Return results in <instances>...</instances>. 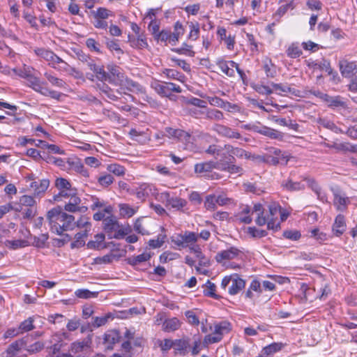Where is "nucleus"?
I'll return each mask as SVG.
<instances>
[{
	"label": "nucleus",
	"instance_id": "f257e3e1",
	"mask_svg": "<svg viewBox=\"0 0 357 357\" xmlns=\"http://www.w3.org/2000/svg\"><path fill=\"white\" fill-rule=\"evenodd\" d=\"M46 218L53 233L62 235L64 231L73 230L76 227L75 217L63 211L60 206L47 211Z\"/></svg>",
	"mask_w": 357,
	"mask_h": 357
},
{
	"label": "nucleus",
	"instance_id": "f03ea898",
	"mask_svg": "<svg viewBox=\"0 0 357 357\" xmlns=\"http://www.w3.org/2000/svg\"><path fill=\"white\" fill-rule=\"evenodd\" d=\"M269 214L264 215V209L261 204L254 205L252 213H256L255 222L259 226H264L266 224L268 229L275 231L280 229V222L278 220V214L281 211V206L278 203L273 202L268 206Z\"/></svg>",
	"mask_w": 357,
	"mask_h": 357
},
{
	"label": "nucleus",
	"instance_id": "7ed1b4c3",
	"mask_svg": "<svg viewBox=\"0 0 357 357\" xmlns=\"http://www.w3.org/2000/svg\"><path fill=\"white\" fill-rule=\"evenodd\" d=\"M50 346L47 347V357H73L70 353L61 352V349L66 345L62 335L59 333H54L50 340Z\"/></svg>",
	"mask_w": 357,
	"mask_h": 357
},
{
	"label": "nucleus",
	"instance_id": "20e7f679",
	"mask_svg": "<svg viewBox=\"0 0 357 357\" xmlns=\"http://www.w3.org/2000/svg\"><path fill=\"white\" fill-rule=\"evenodd\" d=\"M199 238L198 234L185 231L183 234H176L172 237V243L178 246L179 249L188 248L191 250V248L197 245V240Z\"/></svg>",
	"mask_w": 357,
	"mask_h": 357
},
{
	"label": "nucleus",
	"instance_id": "39448f33",
	"mask_svg": "<svg viewBox=\"0 0 357 357\" xmlns=\"http://www.w3.org/2000/svg\"><path fill=\"white\" fill-rule=\"evenodd\" d=\"M331 190L333 195V205L337 211L341 212L347 211L351 203L350 198L339 187H333Z\"/></svg>",
	"mask_w": 357,
	"mask_h": 357
},
{
	"label": "nucleus",
	"instance_id": "423d86ee",
	"mask_svg": "<svg viewBox=\"0 0 357 357\" xmlns=\"http://www.w3.org/2000/svg\"><path fill=\"white\" fill-rule=\"evenodd\" d=\"M250 129L271 139L282 141L284 139V134L282 132L259 123L250 126Z\"/></svg>",
	"mask_w": 357,
	"mask_h": 357
},
{
	"label": "nucleus",
	"instance_id": "0eeeda50",
	"mask_svg": "<svg viewBox=\"0 0 357 357\" xmlns=\"http://www.w3.org/2000/svg\"><path fill=\"white\" fill-rule=\"evenodd\" d=\"M339 68L344 77L350 78L357 73V65L355 61H350L345 58L339 60Z\"/></svg>",
	"mask_w": 357,
	"mask_h": 357
},
{
	"label": "nucleus",
	"instance_id": "6e6552de",
	"mask_svg": "<svg viewBox=\"0 0 357 357\" xmlns=\"http://www.w3.org/2000/svg\"><path fill=\"white\" fill-rule=\"evenodd\" d=\"M81 199L75 192L64 206V210L70 213H85L88 208L81 205Z\"/></svg>",
	"mask_w": 357,
	"mask_h": 357
},
{
	"label": "nucleus",
	"instance_id": "1a4fd4ad",
	"mask_svg": "<svg viewBox=\"0 0 357 357\" xmlns=\"http://www.w3.org/2000/svg\"><path fill=\"white\" fill-rule=\"evenodd\" d=\"M212 130L221 137L229 139L241 138V135L238 131L222 124H214Z\"/></svg>",
	"mask_w": 357,
	"mask_h": 357
},
{
	"label": "nucleus",
	"instance_id": "9d476101",
	"mask_svg": "<svg viewBox=\"0 0 357 357\" xmlns=\"http://www.w3.org/2000/svg\"><path fill=\"white\" fill-rule=\"evenodd\" d=\"M225 151H227L228 153V160H234L235 161L234 156H236L240 158H247L250 159L251 158V153L247 152L245 150L238 148V147H234L233 146L230 144H225L224 146Z\"/></svg>",
	"mask_w": 357,
	"mask_h": 357
},
{
	"label": "nucleus",
	"instance_id": "9b49d317",
	"mask_svg": "<svg viewBox=\"0 0 357 357\" xmlns=\"http://www.w3.org/2000/svg\"><path fill=\"white\" fill-rule=\"evenodd\" d=\"M35 54L45 61L49 62V66L52 68H56V62L59 61V56L50 50L45 48H36L34 50Z\"/></svg>",
	"mask_w": 357,
	"mask_h": 357
},
{
	"label": "nucleus",
	"instance_id": "f8f14e48",
	"mask_svg": "<svg viewBox=\"0 0 357 357\" xmlns=\"http://www.w3.org/2000/svg\"><path fill=\"white\" fill-rule=\"evenodd\" d=\"M84 64L96 74V78L100 81L104 82V80L109 79V75L107 74L103 67L97 65L95 60L91 57L88 59Z\"/></svg>",
	"mask_w": 357,
	"mask_h": 357
},
{
	"label": "nucleus",
	"instance_id": "ddd939ff",
	"mask_svg": "<svg viewBox=\"0 0 357 357\" xmlns=\"http://www.w3.org/2000/svg\"><path fill=\"white\" fill-rule=\"evenodd\" d=\"M165 135L169 138H176L186 143H189L191 139L190 133L181 129H174L170 127L165 128Z\"/></svg>",
	"mask_w": 357,
	"mask_h": 357
},
{
	"label": "nucleus",
	"instance_id": "4468645a",
	"mask_svg": "<svg viewBox=\"0 0 357 357\" xmlns=\"http://www.w3.org/2000/svg\"><path fill=\"white\" fill-rule=\"evenodd\" d=\"M221 167V159L217 161H208L205 162L197 163L195 165V172L199 174H208L211 172L213 169L219 170Z\"/></svg>",
	"mask_w": 357,
	"mask_h": 357
},
{
	"label": "nucleus",
	"instance_id": "2eb2a0df",
	"mask_svg": "<svg viewBox=\"0 0 357 357\" xmlns=\"http://www.w3.org/2000/svg\"><path fill=\"white\" fill-rule=\"evenodd\" d=\"M241 252V250L238 248L235 247H230L227 250L218 252L215 259L218 263L223 264L225 260H231L236 258Z\"/></svg>",
	"mask_w": 357,
	"mask_h": 357
},
{
	"label": "nucleus",
	"instance_id": "dca6fc26",
	"mask_svg": "<svg viewBox=\"0 0 357 357\" xmlns=\"http://www.w3.org/2000/svg\"><path fill=\"white\" fill-rule=\"evenodd\" d=\"M190 251L195 255V257L199 261V266H196V270L197 271L201 272L199 266L209 267L211 266L210 259L202 252L200 245L197 244L192 247Z\"/></svg>",
	"mask_w": 357,
	"mask_h": 357
},
{
	"label": "nucleus",
	"instance_id": "f3484780",
	"mask_svg": "<svg viewBox=\"0 0 357 357\" xmlns=\"http://www.w3.org/2000/svg\"><path fill=\"white\" fill-rule=\"evenodd\" d=\"M49 185L50 181L48 179H41L31 181L29 188L33 191L34 197H41L45 192Z\"/></svg>",
	"mask_w": 357,
	"mask_h": 357
},
{
	"label": "nucleus",
	"instance_id": "a211bd4d",
	"mask_svg": "<svg viewBox=\"0 0 357 357\" xmlns=\"http://www.w3.org/2000/svg\"><path fill=\"white\" fill-rule=\"evenodd\" d=\"M303 180L307 183L308 187L317 195V198L321 202H327L326 193L322 190L321 186L313 178L304 177Z\"/></svg>",
	"mask_w": 357,
	"mask_h": 357
},
{
	"label": "nucleus",
	"instance_id": "6ab92c4d",
	"mask_svg": "<svg viewBox=\"0 0 357 357\" xmlns=\"http://www.w3.org/2000/svg\"><path fill=\"white\" fill-rule=\"evenodd\" d=\"M107 69L108 70L107 74L109 75V79L107 81L110 83L114 82L116 81H123L124 74L122 73L121 69L119 66L114 64H109L107 66Z\"/></svg>",
	"mask_w": 357,
	"mask_h": 357
},
{
	"label": "nucleus",
	"instance_id": "aec40b11",
	"mask_svg": "<svg viewBox=\"0 0 357 357\" xmlns=\"http://www.w3.org/2000/svg\"><path fill=\"white\" fill-rule=\"evenodd\" d=\"M26 342L23 339L17 340L11 343L7 349L2 353L3 357H15L17 354L25 345Z\"/></svg>",
	"mask_w": 357,
	"mask_h": 357
},
{
	"label": "nucleus",
	"instance_id": "412c9836",
	"mask_svg": "<svg viewBox=\"0 0 357 357\" xmlns=\"http://www.w3.org/2000/svg\"><path fill=\"white\" fill-rule=\"evenodd\" d=\"M245 280L240 278L238 275H232L231 284L228 288V292L231 295H236L245 287Z\"/></svg>",
	"mask_w": 357,
	"mask_h": 357
},
{
	"label": "nucleus",
	"instance_id": "4be33fe9",
	"mask_svg": "<svg viewBox=\"0 0 357 357\" xmlns=\"http://www.w3.org/2000/svg\"><path fill=\"white\" fill-rule=\"evenodd\" d=\"M153 190H155V188L152 184L144 183L137 188L135 195L139 199L144 201L151 194H152Z\"/></svg>",
	"mask_w": 357,
	"mask_h": 357
},
{
	"label": "nucleus",
	"instance_id": "5701e85b",
	"mask_svg": "<svg viewBox=\"0 0 357 357\" xmlns=\"http://www.w3.org/2000/svg\"><path fill=\"white\" fill-rule=\"evenodd\" d=\"M206 99L210 105L227 109L228 111L231 109H234L237 107V105L224 101L222 99L217 96H206Z\"/></svg>",
	"mask_w": 357,
	"mask_h": 357
},
{
	"label": "nucleus",
	"instance_id": "b1692460",
	"mask_svg": "<svg viewBox=\"0 0 357 357\" xmlns=\"http://www.w3.org/2000/svg\"><path fill=\"white\" fill-rule=\"evenodd\" d=\"M234 160H227L221 159V167H219V170L223 172H227L230 174H241L243 173V168L240 166H237L234 165Z\"/></svg>",
	"mask_w": 357,
	"mask_h": 357
},
{
	"label": "nucleus",
	"instance_id": "393cba45",
	"mask_svg": "<svg viewBox=\"0 0 357 357\" xmlns=\"http://www.w3.org/2000/svg\"><path fill=\"white\" fill-rule=\"evenodd\" d=\"M308 66L314 70L318 69L321 70H325L328 73V75H331L333 73V69L331 66L330 61L325 59H321L320 61H312L309 62Z\"/></svg>",
	"mask_w": 357,
	"mask_h": 357
},
{
	"label": "nucleus",
	"instance_id": "a878e982",
	"mask_svg": "<svg viewBox=\"0 0 357 357\" xmlns=\"http://www.w3.org/2000/svg\"><path fill=\"white\" fill-rule=\"evenodd\" d=\"M120 340L119 333L116 330H111L107 331L103 337L104 343L107 344L108 349H112L114 344L118 342Z\"/></svg>",
	"mask_w": 357,
	"mask_h": 357
},
{
	"label": "nucleus",
	"instance_id": "bb28decb",
	"mask_svg": "<svg viewBox=\"0 0 357 357\" xmlns=\"http://www.w3.org/2000/svg\"><path fill=\"white\" fill-rule=\"evenodd\" d=\"M181 323L176 317L165 319L162 322V331L166 333L174 332L181 327Z\"/></svg>",
	"mask_w": 357,
	"mask_h": 357
},
{
	"label": "nucleus",
	"instance_id": "cd10ccee",
	"mask_svg": "<svg viewBox=\"0 0 357 357\" xmlns=\"http://www.w3.org/2000/svg\"><path fill=\"white\" fill-rule=\"evenodd\" d=\"M162 197L167 200L168 206L177 210L183 208L186 205V201L185 199L178 197H170L169 194L167 192L162 193Z\"/></svg>",
	"mask_w": 357,
	"mask_h": 357
},
{
	"label": "nucleus",
	"instance_id": "c85d7f7f",
	"mask_svg": "<svg viewBox=\"0 0 357 357\" xmlns=\"http://www.w3.org/2000/svg\"><path fill=\"white\" fill-rule=\"evenodd\" d=\"M324 102L327 103L328 106L331 108L342 107L347 108L346 102L340 96H331L327 94V98H325Z\"/></svg>",
	"mask_w": 357,
	"mask_h": 357
},
{
	"label": "nucleus",
	"instance_id": "c756f323",
	"mask_svg": "<svg viewBox=\"0 0 357 357\" xmlns=\"http://www.w3.org/2000/svg\"><path fill=\"white\" fill-rule=\"evenodd\" d=\"M346 230V223L344 217L342 215H338L335 218L333 225V231L337 236L342 235Z\"/></svg>",
	"mask_w": 357,
	"mask_h": 357
},
{
	"label": "nucleus",
	"instance_id": "7c9ffc66",
	"mask_svg": "<svg viewBox=\"0 0 357 357\" xmlns=\"http://www.w3.org/2000/svg\"><path fill=\"white\" fill-rule=\"evenodd\" d=\"M119 215L123 218L132 217L138 210V206L133 207L128 204H119L118 205Z\"/></svg>",
	"mask_w": 357,
	"mask_h": 357
},
{
	"label": "nucleus",
	"instance_id": "2f4dec72",
	"mask_svg": "<svg viewBox=\"0 0 357 357\" xmlns=\"http://www.w3.org/2000/svg\"><path fill=\"white\" fill-rule=\"evenodd\" d=\"M123 88L132 93H144V90L142 85L131 79L126 78L123 84Z\"/></svg>",
	"mask_w": 357,
	"mask_h": 357
},
{
	"label": "nucleus",
	"instance_id": "473e14b6",
	"mask_svg": "<svg viewBox=\"0 0 357 357\" xmlns=\"http://www.w3.org/2000/svg\"><path fill=\"white\" fill-rule=\"evenodd\" d=\"M27 80L29 82V86L39 93H43V89L47 85L46 82H41L38 77H34L33 75H31Z\"/></svg>",
	"mask_w": 357,
	"mask_h": 357
},
{
	"label": "nucleus",
	"instance_id": "72a5a7b5",
	"mask_svg": "<svg viewBox=\"0 0 357 357\" xmlns=\"http://www.w3.org/2000/svg\"><path fill=\"white\" fill-rule=\"evenodd\" d=\"M150 253L144 252L137 256H132L128 259V263L132 266H137L141 265L142 263L149 261L151 258Z\"/></svg>",
	"mask_w": 357,
	"mask_h": 357
},
{
	"label": "nucleus",
	"instance_id": "f704fd0d",
	"mask_svg": "<svg viewBox=\"0 0 357 357\" xmlns=\"http://www.w3.org/2000/svg\"><path fill=\"white\" fill-rule=\"evenodd\" d=\"M317 123L324 128L328 129L335 133L340 134L344 133V130L340 128L337 127L333 121L325 119V118H319L317 121Z\"/></svg>",
	"mask_w": 357,
	"mask_h": 357
},
{
	"label": "nucleus",
	"instance_id": "c9c22d12",
	"mask_svg": "<svg viewBox=\"0 0 357 357\" xmlns=\"http://www.w3.org/2000/svg\"><path fill=\"white\" fill-rule=\"evenodd\" d=\"M231 61H225L222 59H220L217 61L216 63L220 68V69L222 70V73H224L225 75H227L229 77H233L234 76L235 71L234 68L235 67H231L230 65V62Z\"/></svg>",
	"mask_w": 357,
	"mask_h": 357
},
{
	"label": "nucleus",
	"instance_id": "e433bc0d",
	"mask_svg": "<svg viewBox=\"0 0 357 357\" xmlns=\"http://www.w3.org/2000/svg\"><path fill=\"white\" fill-rule=\"evenodd\" d=\"M103 228L106 232L116 231L119 225L115 217L111 215L103 220Z\"/></svg>",
	"mask_w": 357,
	"mask_h": 357
},
{
	"label": "nucleus",
	"instance_id": "4c0bfd02",
	"mask_svg": "<svg viewBox=\"0 0 357 357\" xmlns=\"http://www.w3.org/2000/svg\"><path fill=\"white\" fill-rule=\"evenodd\" d=\"M44 76L47 80L54 86L60 89H66L68 86L66 82L63 79L55 77L48 72H45L44 73Z\"/></svg>",
	"mask_w": 357,
	"mask_h": 357
},
{
	"label": "nucleus",
	"instance_id": "58836bf2",
	"mask_svg": "<svg viewBox=\"0 0 357 357\" xmlns=\"http://www.w3.org/2000/svg\"><path fill=\"white\" fill-rule=\"evenodd\" d=\"M281 186L289 191H298L305 189V185L301 182H294L291 179L283 181Z\"/></svg>",
	"mask_w": 357,
	"mask_h": 357
},
{
	"label": "nucleus",
	"instance_id": "ea45409f",
	"mask_svg": "<svg viewBox=\"0 0 357 357\" xmlns=\"http://www.w3.org/2000/svg\"><path fill=\"white\" fill-rule=\"evenodd\" d=\"M283 347L284 344L282 342H273L264 347L262 349V353L264 355L268 357L281 351Z\"/></svg>",
	"mask_w": 357,
	"mask_h": 357
},
{
	"label": "nucleus",
	"instance_id": "a19ab883",
	"mask_svg": "<svg viewBox=\"0 0 357 357\" xmlns=\"http://www.w3.org/2000/svg\"><path fill=\"white\" fill-rule=\"evenodd\" d=\"M231 329V324L227 321H223L215 324L214 333L222 337L225 334L229 333Z\"/></svg>",
	"mask_w": 357,
	"mask_h": 357
},
{
	"label": "nucleus",
	"instance_id": "79ce46f5",
	"mask_svg": "<svg viewBox=\"0 0 357 357\" xmlns=\"http://www.w3.org/2000/svg\"><path fill=\"white\" fill-rule=\"evenodd\" d=\"M129 42L132 47L143 49L148 47L146 38L144 34H139L136 38H131L129 36Z\"/></svg>",
	"mask_w": 357,
	"mask_h": 357
},
{
	"label": "nucleus",
	"instance_id": "37998d69",
	"mask_svg": "<svg viewBox=\"0 0 357 357\" xmlns=\"http://www.w3.org/2000/svg\"><path fill=\"white\" fill-rule=\"evenodd\" d=\"M204 109L205 112H203L202 113H204L205 118L207 119L220 121L224 118L223 113L220 110L215 109H210L207 107Z\"/></svg>",
	"mask_w": 357,
	"mask_h": 357
},
{
	"label": "nucleus",
	"instance_id": "c03bdc74",
	"mask_svg": "<svg viewBox=\"0 0 357 357\" xmlns=\"http://www.w3.org/2000/svg\"><path fill=\"white\" fill-rule=\"evenodd\" d=\"M162 73L169 79H176L182 83L185 82L186 79L185 76L183 73L174 69L166 68Z\"/></svg>",
	"mask_w": 357,
	"mask_h": 357
},
{
	"label": "nucleus",
	"instance_id": "a18cd8bd",
	"mask_svg": "<svg viewBox=\"0 0 357 357\" xmlns=\"http://www.w3.org/2000/svg\"><path fill=\"white\" fill-rule=\"evenodd\" d=\"M296 7L295 0H291L289 3L282 5L278 8L275 13L274 14L275 17H278L280 19L282 16H283L288 10H293ZM279 22V20H278Z\"/></svg>",
	"mask_w": 357,
	"mask_h": 357
},
{
	"label": "nucleus",
	"instance_id": "49530a36",
	"mask_svg": "<svg viewBox=\"0 0 357 357\" xmlns=\"http://www.w3.org/2000/svg\"><path fill=\"white\" fill-rule=\"evenodd\" d=\"M263 69L268 77H274L276 75V70L275 65L271 60L266 59L263 61Z\"/></svg>",
	"mask_w": 357,
	"mask_h": 357
},
{
	"label": "nucleus",
	"instance_id": "de8ad7c7",
	"mask_svg": "<svg viewBox=\"0 0 357 357\" xmlns=\"http://www.w3.org/2000/svg\"><path fill=\"white\" fill-rule=\"evenodd\" d=\"M105 235L103 234H98L94 236V240L90 241L87 243V248L89 249H100L105 241Z\"/></svg>",
	"mask_w": 357,
	"mask_h": 357
},
{
	"label": "nucleus",
	"instance_id": "09e8293b",
	"mask_svg": "<svg viewBox=\"0 0 357 357\" xmlns=\"http://www.w3.org/2000/svg\"><path fill=\"white\" fill-rule=\"evenodd\" d=\"M87 236L86 230H84L82 232H79L75 234V240L71 243L70 247L71 248H79L84 245L85 241L84 238Z\"/></svg>",
	"mask_w": 357,
	"mask_h": 357
},
{
	"label": "nucleus",
	"instance_id": "8fccbe9b",
	"mask_svg": "<svg viewBox=\"0 0 357 357\" xmlns=\"http://www.w3.org/2000/svg\"><path fill=\"white\" fill-rule=\"evenodd\" d=\"M75 295L79 298L89 299L96 298L98 295V292L91 291L86 289H79L75 291Z\"/></svg>",
	"mask_w": 357,
	"mask_h": 357
},
{
	"label": "nucleus",
	"instance_id": "3c124183",
	"mask_svg": "<svg viewBox=\"0 0 357 357\" xmlns=\"http://www.w3.org/2000/svg\"><path fill=\"white\" fill-rule=\"evenodd\" d=\"M29 245L26 240H7L5 241V245L13 250L26 247Z\"/></svg>",
	"mask_w": 357,
	"mask_h": 357
},
{
	"label": "nucleus",
	"instance_id": "603ef678",
	"mask_svg": "<svg viewBox=\"0 0 357 357\" xmlns=\"http://www.w3.org/2000/svg\"><path fill=\"white\" fill-rule=\"evenodd\" d=\"M33 68L31 66L24 65L22 68H13V71L14 73L22 78L28 79L31 75Z\"/></svg>",
	"mask_w": 357,
	"mask_h": 357
},
{
	"label": "nucleus",
	"instance_id": "864d4df0",
	"mask_svg": "<svg viewBox=\"0 0 357 357\" xmlns=\"http://www.w3.org/2000/svg\"><path fill=\"white\" fill-rule=\"evenodd\" d=\"M114 181V177L109 174H101L98 178L97 181L98 184L104 188H107L113 183Z\"/></svg>",
	"mask_w": 357,
	"mask_h": 357
},
{
	"label": "nucleus",
	"instance_id": "5fc2aeb1",
	"mask_svg": "<svg viewBox=\"0 0 357 357\" xmlns=\"http://www.w3.org/2000/svg\"><path fill=\"white\" fill-rule=\"evenodd\" d=\"M107 170L118 176H123L126 174V168L117 163L108 165L107 166Z\"/></svg>",
	"mask_w": 357,
	"mask_h": 357
},
{
	"label": "nucleus",
	"instance_id": "6e6d98bb",
	"mask_svg": "<svg viewBox=\"0 0 357 357\" xmlns=\"http://www.w3.org/2000/svg\"><path fill=\"white\" fill-rule=\"evenodd\" d=\"M151 86L159 95L162 96L169 97L171 96V93H168V86H167L166 82L164 84L154 82L151 84Z\"/></svg>",
	"mask_w": 357,
	"mask_h": 357
},
{
	"label": "nucleus",
	"instance_id": "4d7b16f0",
	"mask_svg": "<svg viewBox=\"0 0 357 357\" xmlns=\"http://www.w3.org/2000/svg\"><path fill=\"white\" fill-rule=\"evenodd\" d=\"M172 51L178 54H185L191 57L194 56L195 54L192 50V46L185 43H183L182 46L179 48L172 49Z\"/></svg>",
	"mask_w": 357,
	"mask_h": 357
},
{
	"label": "nucleus",
	"instance_id": "13d9d810",
	"mask_svg": "<svg viewBox=\"0 0 357 357\" xmlns=\"http://www.w3.org/2000/svg\"><path fill=\"white\" fill-rule=\"evenodd\" d=\"M113 319H114V316L112 315V314L107 313L104 316L96 317L93 318V322L92 324L94 327L98 328V327L104 326L105 324H106L108 322L109 320H110V319L112 320Z\"/></svg>",
	"mask_w": 357,
	"mask_h": 357
},
{
	"label": "nucleus",
	"instance_id": "bf43d9fd",
	"mask_svg": "<svg viewBox=\"0 0 357 357\" xmlns=\"http://www.w3.org/2000/svg\"><path fill=\"white\" fill-rule=\"evenodd\" d=\"M34 319L33 317H29L27 319L22 321L18 328V330L21 334L32 331L35 328L33 326Z\"/></svg>",
	"mask_w": 357,
	"mask_h": 357
},
{
	"label": "nucleus",
	"instance_id": "052dcab7",
	"mask_svg": "<svg viewBox=\"0 0 357 357\" xmlns=\"http://www.w3.org/2000/svg\"><path fill=\"white\" fill-rule=\"evenodd\" d=\"M189 28L190 29L188 38L192 40H196L199 35V24L198 22H188Z\"/></svg>",
	"mask_w": 357,
	"mask_h": 357
},
{
	"label": "nucleus",
	"instance_id": "680f3d73",
	"mask_svg": "<svg viewBox=\"0 0 357 357\" xmlns=\"http://www.w3.org/2000/svg\"><path fill=\"white\" fill-rule=\"evenodd\" d=\"M287 55L292 59L299 57L302 54V51L297 44H291L286 51Z\"/></svg>",
	"mask_w": 357,
	"mask_h": 357
},
{
	"label": "nucleus",
	"instance_id": "e2e57ef3",
	"mask_svg": "<svg viewBox=\"0 0 357 357\" xmlns=\"http://www.w3.org/2000/svg\"><path fill=\"white\" fill-rule=\"evenodd\" d=\"M215 288L216 286L215 284L211 282L210 280H208L205 284V287L203 291L204 295L211 298H216L217 295L215 293Z\"/></svg>",
	"mask_w": 357,
	"mask_h": 357
},
{
	"label": "nucleus",
	"instance_id": "0e129e2a",
	"mask_svg": "<svg viewBox=\"0 0 357 357\" xmlns=\"http://www.w3.org/2000/svg\"><path fill=\"white\" fill-rule=\"evenodd\" d=\"M49 236L47 234H42L38 236H34L33 237V245L37 248H44L47 241L48 240Z\"/></svg>",
	"mask_w": 357,
	"mask_h": 357
},
{
	"label": "nucleus",
	"instance_id": "69168bd1",
	"mask_svg": "<svg viewBox=\"0 0 357 357\" xmlns=\"http://www.w3.org/2000/svg\"><path fill=\"white\" fill-rule=\"evenodd\" d=\"M167 236L164 234H160L157 236L156 238L151 239L149 241V245L152 248H160L165 243Z\"/></svg>",
	"mask_w": 357,
	"mask_h": 357
},
{
	"label": "nucleus",
	"instance_id": "338daca9",
	"mask_svg": "<svg viewBox=\"0 0 357 357\" xmlns=\"http://www.w3.org/2000/svg\"><path fill=\"white\" fill-rule=\"evenodd\" d=\"M185 316L189 324L195 326H199V319L193 310H187L185 312Z\"/></svg>",
	"mask_w": 357,
	"mask_h": 357
},
{
	"label": "nucleus",
	"instance_id": "774afa93",
	"mask_svg": "<svg viewBox=\"0 0 357 357\" xmlns=\"http://www.w3.org/2000/svg\"><path fill=\"white\" fill-rule=\"evenodd\" d=\"M44 96H49L54 100H60L63 94L61 92L49 89L47 86L43 90V93H40Z\"/></svg>",
	"mask_w": 357,
	"mask_h": 357
}]
</instances>
